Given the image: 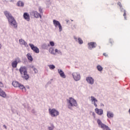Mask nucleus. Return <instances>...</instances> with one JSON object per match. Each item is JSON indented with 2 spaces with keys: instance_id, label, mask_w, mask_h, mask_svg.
Here are the masks:
<instances>
[{
  "instance_id": "1",
  "label": "nucleus",
  "mask_w": 130,
  "mask_h": 130,
  "mask_svg": "<svg viewBox=\"0 0 130 130\" xmlns=\"http://www.w3.org/2000/svg\"><path fill=\"white\" fill-rule=\"evenodd\" d=\"M4 15H5L6 18L8 19L9 23L11 26H14V28H17V27H18L17 21L15 20V18H14V17L12 16L11 13L8 11H5Z\"/></svg>"
},
{
  "instance_id": "2",
  "label": "nucleus",
  "mask_w": 130,
  "mask_h": 130,
  "mask_svg": "<svg viewBox=\"0 0 130 130\" xmlns=\"http://www.w3.org/2000/svg\"><path fill=\"white\" fill-rule=\"evenodd\" d=\"M21 78L24 80H28L29 79V74L27 71V68L25 67H21L19 70Z\"/></svg>"
},
{
  "instance_id": "3",
  "label": "nucleus",
  "mask_w": 130,
  "mask_h": 130,
  "mask_svg": "<svg viewBox=\"0 0 130 130\" xmlns=\"http://www.w3.org/2000/svg\"><path fill=\"white\" fill-rule=\"evenodd\" d=\"M78 106L77 101L73 98H70L68 100V107L69 109H72V107Z\"/></svg>"
},
{
  "instance_id": "4",
  "label": "nucleus",
  "mask_w": 130,
  "mask_h": 130,
  "mask_svg": "<svg viewBox=\"0 0 130 130\" xmlns=\"http://www.w3.org/2000/svg\"><path fill=\"white\" fill-rule=\"evenodd\" d=\"M49 112L52 117H56V116L59 115V112L55 109H49Z\"/></svg>"
},
{
  "instance_id": "5",
  "label": "nucleus",
  "mask_w": 130,
  "mask_h": 130,
  "mask_svg": "<svg viewBox=\"0 0 130 130\" xmlns=\"http://www.w3.org/2000/svg\"><path fill=\"white\" fill-rule=\"evenodd\" d=\"M12 85L13 86H14L15 88H19L20 89H21V90H23L24 92H26V88H25V87L24 85L20 84L19 83V82L17 81H13L12 82Z\"/></svg>"
},
{
  "instance_id": "6",
  "label": "nucleus",
  "mask_w": 130,
  "mask_h": 130,
  "mask_svg": "<svg viewBox=\"0 0 130 130\" xmlns=\"http://www.w3.org/2000/svg\"><path fill=\"white\" fill-rule=\"evenodd\" d=\"M97 123L98 124L99 126V127H101V128H103V129H106V130H111L109 128V127H108V126L104 124L103 123H102V122L101 121V120L99 119H98L97 120Z\"/></svg>"
},
{
  "instance_id": "7",
  "label": "nucleus",
  "mask_w": 130,
  "mask_h": 130,
  "mask_svg": "<svg viewBox=\"0 0 130 130\" xmlns=\"http://www.w3.org/2000/svg\"><path fill=\"white\" fill-rule=\"evenodd\" d=\"M53 23L55 26L58 27L59 31L60 32L61 31V30H62V27L61 26V24H60V23H59V21H57L56 20H53Z\"/></svg>"
},
{
  "instance_id": "8",
  "label": "nucleus",
  "mask_w": 130,
  "mask_h": 130,
  "mask_svg": "<svg viewBox=\"0 0 130 130\" xmlns=\"http://www.w3.org/2000/svg\"><path fill=\"white\" fill-rule=\"evenodd\" d=\"M72 75L75 81H80V80H81V75H80V74L74 72L73 73Z\"/></svg>"
},
{
  "instance_id": "9",
  "label": "nucleus",
  "mask_w": 130,
  "mask_h": 130,
  "mask_svg": "<svg viewBox=\"0 0 130 130\" xmlns=\"http://www.w3.org/2000/svg\"><path fill=\"white\" fill-rule=\"evenodd\" d=\"M29 46L31 49L33 50L34 52H35L36 53H39V49L37 47L34 46V45L32 44H29Z\"/></svg>"
},
{
  "instance_id": "10",
  "label": "nucleus",
  "mask_w": 130,
  "mask_h": 130,
  "mask_svg": "<svg viewBox=\"0 0 130 130\" xmlns=\"http://www.w3.org/2000/svg\"><path fill=\"white\" fill-rule=\"evenodd\" d=\"M18 62H21V60L19 58H17L15 59V61H13L12 63V67L14 69L17 68V66H18Z\"/></svg>"
},
{
  "instance_id": "11",
  "label": "nucleus",
  "mask_w": 130,
  "mask_h": 130,
  "mask_svg": "<svg viewBox=\"0 0 130 130\" xmlns=\"http://www.w3.org/2000/svg\"><path fill=\"white\" fill-rule=\"evenodd\" d=\"M49 52H50L51 54H54V55H55L56 53H61V52L60 51H58V50L57 49H56L54 51V49H53V48H51L49 49Z\"/></svg>"
},
{
  "instance_id": "12",
  "label": "nucleus",
  "mask_w": 130,
  "mask_h": 130,
  "mask_svg": "<svg viewBox=\"0 0 130 130\" xmlns=\"http://www.w3.org/2000/svg\"><path fill=\"white\" fill-rule=\"evenodd\" d=\"M89 49L95 48L97 46V44L95 42H90L88 43Z\"/></svg>"
},
{
  "instance_id": "13",
  "label": "nucleus",
  "mask_w": 130,
  "mask_h": 130,
  "mask_svg": "<svg viewBox=\"0 0 130 130\" xmlns=\"http://www.w3.org/2000/svg\"><path fill=\"white\" fill-rule=\"evenodd\" d=\"M86 80L87 83H88L90 85H93V84H94V79H93V78L91 77H86Z\"/></svg>"
},
{
  "instance_id": "14",
  "label": "nucleus",
  "mask_w": 130,
  "mask_h": 130,
  "mask_svg": "<svg viewBox=\"0 0 130 130\" xmlns=\"http://www.w3.org/2000/svg\"><path fill=\"white\" fill-rule=\"evenodd\" d=\"M94 110H95V113H96L99 115H102V114H103V110H102V109H99L96 108Z\"/></svg>"
},
{
  "instance_id": "15",
  "label": "nucleus",
  "mask_w": 130,
  "mask_h": 130,
  "mask_svg": "<svg viewBox=\"0 0 130 130\" xmlns=\"http://www.w3.org/2000/svg\"><path fill=\"white\" fill-rule=\"evenodd\" d=\"M23 18L26 21H30V15L28 13H24L23 14Z\"/></svg>"
},
{
  "instance_id": "16",
  "label": "nucleus",
  "mask_w": 130,
  "mask_h": 130,
  "mask_svg": "<svg viewBox=\"0 0 130 130\" xmlns=\"http://www.w3.org/2000/svg\"><path fill=\"white\" fill-rule=\"evenodd\" d=\"M19 43L21 45H24L25 47H28V44H27V42H25V41L22 39L19 40Z\"/></svg>"
},
{
  "instance_id": "17",
  "label": "nucleus",
  "mask_w": 130,
  "mask_h": 130,
  "mask_svg": "<svg viewBox=\"0 0 130 130\" xmlns=\"http://www.w3.org/2000/svg\"><path fill=\"white\" fill-rule=\"evenodd\" d=\"M91 102H93V104L95 106V107H97V104H96V102H98V100L96 99L94 96H91Z\"/></svg>"
},
{
  "instance_id": "18",
  "label": "nucleus",
  "mask_w": 130,
  "mask_h": 130,
  "mask_svg": "<svg viewBox=\"0 0 130 130\" xmlns=\"http://www.w3.org/2000/svg\"><path fill=\"white\" fill-rule=\"evenodd\" d=\"M58 72L61 78L66 79V75H64V73L62 72V70L58 69Z\"/></svg>"
},
{
  "instance_id": "19",
  "label": "nucleus",
  "mask_w": 130,
  "mask_h": 130,
  "mask_svg": "<svg viewBox=\"0 0 130 130\" xmlns=\"http://www.w3.org/2000/svg\"><path fill=\"white\" fill-rule=\"evenodd\" d=\"M32 14L34 15L35 18H41V15L37 12V11H32Z\"/></svg>"
},
{
  "instance_id": "20",
  "label": "nucleus",
  "mask_w": 130,
  "mask_h": 130,
  "mask_svg": "<svg viewBox=\"0 0 130 130\" xmlns=\"http://www.w3.org/2000/svg\"><path fill=\"white\" fill-rule=\"evenodd\" d=\"M107 116L108 118H112L113 116H114V115L113 114V113L110 111H108L107 113Z\"/></svg>"
},
{
  "instance_id": "21",
  "label": "nucleus",
  "mask_w": 130,
  "mask_h": 130,
  "mask_svg": "<svg viewBox=\"0 0 130 130\" xmlns=\"http://www.w3.org/2000/svg\"><path fill=\"white\" fill-rule=\"evenodd\" d=\"M0 96H2V97H4L5 98L7 94H6V92H4L2 89L0 88Z\"/></svg>"
},
{
  "instance_id": "22",
  "label": "nucleus",
  "mask_w": 130,
  "mask_h": 130,
  "mask_svg": "<svg viewBox=\"0 0 130 130\" xmlns=\"http://www.w3.org/2000/svg\"><path fill=\"white\" fill-rule=\"evenodd\" d=\"M26 56L28 60H30V61H32L33 60V58L32 57V56H31V54H30V53H28L26 55Z\"/></svg>"
},
{
  "instance_id": "23",
  "label": "nucleus",
  "mask_w": 130,
  "mask_h": 130,
  "mask_svg": "<svg viewBox=\"0 0 130 130\" xmlns=\"http://www.w3.org/2000/svg\"><path fill=\"white\" fill-rule=\"evenodd\" d=\"M17 6L18 7H24V4L22 2V1H19L17 2Z\"/></svg>"
},
{
  "instance_id": "24",
  "label": "nucleus",
  "mask_w": 130,
  "mask_h": 130,
  "mask_svg": "<svg viewBox=\"0 0 130 130\" xmlns=\"http://www.w3.org/2000/svg\"><path fill=\"white\" fill-rule=\"evenodd\" d=\"M97 70L99 71V72H102V71H103V68H102V67L100 65H98L97 66Z\"/></svg>"
},
{
  "instance_id": "25",
  "label": "nucleus",
  "mask_w": 130,
  "mask_h": 130,
  "mask_svg": "<svg viewBox=\"0 0 130 130\" xmlns=\"http://www.w3.org/2000/svg\"><path fill=\"white\" fill-rule=\"evenodd\" d=\"M48 67L50 70H54V69H55V66H54V65H49Z\"/></svg>"
},
{
  "instance_id": "26",
  "label": "nucleus",
  "mask_w": 130,
  "mask_h": 130,
  "mask_svg": "<svg viewBox=\"0 0 130 130\" xmlns=\"http://www.w3.org/2000/svg\"><path fill=\"white\" fill-rule=\"evenodd\" d=\"M78 42L79 43V44H83V40H82V39L81 38H78Z\"/></svg>"
},
{
  "instance_id": "27",
  "label": "nucleus",
  "mask_w": 130,
  "mask_h": 130,
  "mask_svg": "<svg viewBox=\"0 0 130 130\" xmlns=\"http://www.w3.org/2000/svg\"><path fill=\"white\" fill-rule=\"evenodd\" d=\"M32 70L35 72V74H37V73H38V70H37V69L32 67Z\"/></svg>"
},
{
  "instance_id": "28",
  "label": "nucleus",
  "mask_w": 130,
  "mask_h": 130,
  "mask_svg": "<svg viewBox=\"0 0 130 130\" xmlns=\"http://www.w3.org/2000/svg\"><path fill=\"white\" fill-rule=\"evenodd\" d=\"M117 5L118 6H119V7H120V8L121 9V8L122 7V6L121 5V3L119 2L117 3Z\"/></svg>"
},
{
  "instance_id": "29",
  "label": "nucleus",
  "mask_w": 130,
  "mask_h": 130,
  "mask_svg": "<svg viewBox=\"0 0 130 130\" xmlns=\"http://www.w3.org/2000/svg\"><path fill=\"white\" fill-rule=\"evenodd\" d=\"M49 130H53V128H54V126L53 125H51V126L48 127Z\"/></svg>"
},
{
  "instance_id": "30",
  "label": "nucleus",
  "mask_w": 130,
  "mask_h": 130,
  "mask_svg": "<svg viewBox=\"0 0 130 130\" xmlns=\"http://www.w3.org/2000/svg\"><path fill=\"white\" fill-rule=\"evenodd\" d=\"M50 45H51V46H54V42H50Z\"/></svg>"
},
{
  "instance_id": "31",
  "label": "nucleus",
  "mask_w": 130,
  "mask_h": 130,
  "mask_svg": "<svg viewBox=\"0 0 130 130\" xmlns=\"http://www.w3.org/2000/svg\"><path fill=\"white\" fill-rule=\"evenodd\" d=\"M109 42H110V43H111V44H113L114 42L113 41V40L112 39H110Z\"/></svg>"
},
{
  "instance_id": "32",
  "label": "nucleus",
  "mask_w": 130,
  "mask_h": 130,
  "mask_svg": "<svg viewBox=\"0 0 130 130\" xmlns=\"http://www.w3.org/2000/svg\"><path fill=\"white\" fill-rule=\"evenodd\" d=\"M123 17H124L125 19H126L125 16H126V12L125 11V10H124V14H123Z\"/></svg>"
},
{
  "instance_id": "33",
  "label": "nucleus",
  "mask_w": 130,
  "mask_h": 130,
  "mask_svg": "<svg viewBox=\"0 0 130 130\" xmlns=\"http://www.w3.org/2000/svg\"><path fill=\"white\" fill-rule=\"evenodd\" d=\"M4 87V84H3V82H0V88Z\"/></svg>"
},
{
  "instance_id": "34",
  "label": "nucleus",
  "mask_w": 130,
  "mask_h": 130,
  "mask_svg": "<svg viewBox=\"0 0 130 130\" xmlns=\"http://www.w3.org/2000/svg\"><path fill=\"white\" fill-rule=\"evenodd\" d=\"M103 54L104 56H105L106 57H107L108 56V54L106 53H104Z\"/></svg>"
},
{
  "instance_id": "35",
  "label": "nucleus",
  "mask_w": 130,
  "mask_h": 130,
  "mask_svg": "<svg viewBox=\"0 0 130 130\" xmlns=\"http://www.w3.org/2000/svg\"><path fill=\"white\" fill-rule=\"evenodd\" d=\"M39 12H40V13H42V9H41V8H39Z\"/></svg>"
},
{
  "instance_id": "36",
  "label": "nucleus",
  "mask_w": 130,
  "mask_h": 130,
  "mask_svg": "<svg viewBox=\"0 0 130 130\" xmlns=\"http://www.w3.org/2000/svg\"><path fill=\"white\" fill-rule=\"evenodd\" d=\"M92 115H93V117H95V113L93 112Z\"/></svg>"
},
{
  "instance_id": "37",
  "label": "nucleus",
  "mask_w": 130,
  "mask_h": 130,
  "mask_svg": "<svg viewBox=\"0 0 130 130\" xmlns=\"http://www.w3.org/2000/svg\"><path fill=\"white\" fill-rule=\"evenodd\" d=\"M3 126L5 127V128H6V129H7V126H6V125H4Z\"/></svg>"
},
{
  "instance_id": "38",
  "label": "nucleus",
  "mask_w": 130,
  "mask_h": 130,
  "mask_svg": "<svg viewBox=\"0 0 130 130\" xmlns=\"http://www.w3.org/2000/svg\"><path fill=\"white\" fill-rule=\"evenodd\" d=\"M1 48H2V45L1 44H0V49H1Z\"/></svg>"
}]
</instances>
